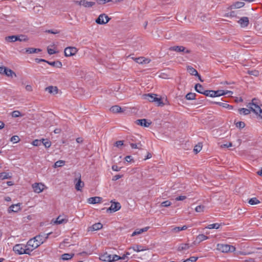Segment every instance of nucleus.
<instances>
[{
    "label": "nucleus",
    "instance_id": "nucleus-1",
    "mask_svg": "<svg viewBox=\"0 0 262 262\" xmlns=\"http://www.w3.org/2000/svg\"><path fill=\"white\" fill-rule=\"evenodd\" d=\"M247 106L249 108H250L253 112L258 115L259 117L262 119V110L258 105L257 100L255 98L253 99L252 102L249 103Z\"/></svg>",
    "mask_w": 262,
    "mask_h": 262
},
{
    "label": "nucleus",
    "instance_id": "nucleus-2",
    "mask_svg": "<svg viewBox=\"0 0 262 262\" xmlns=\"http://www.w3.org/2000/svg\"><path fill=\"white\" fill-rule=\"evenodd\" d=\"M13 250L16 254L19 255L24 254L30 255L29 252H28L26 245L21 244H16L13 247Z\"/></svg>",
    "mask_w": 262,
    "mask_h": 262
},
{
    "label": "nucleus",
    "instance_id": "nucleus-3",
    "mask_svg": "<svg viewBox=\"0 0 262 262\" xmlns=\"http://www.w3.org/2000/svg\"><path fill=\"white\" fill-rule=\"evenodd\" d=\"M32 188L33 191L36 193H40L44 190L48 188L47 186L43 183L36 182L32 184Z\"/></svg>",
    "mask_w": 262,
    "mask_h": 262
},
{
    "label": "nucleus",
    "instance_id": "nucleus-4",
    "mask_svg": "<svg viewBox=\"0 0 262 262\" xmlns=\"http://www.w3.org/2000/svg\"><path fill=\"white\" fill-rule=\"evenodd\" d=\"M217 249L222 252H234L235 248L234 246L227 244H218Z\"/></svg>",
    "mask_w": 262,
    "mask_h": 262
},
{
    "label": "nucleus",
    "instance_id": "nucleus-5",
    "mask_svg": "<svg viewBox=\"0 0 262 262\" xmlns=\"http://www.w3.org/2000/svg\"><path fill=\"white\" fill-rule=\"evenodd\" d=\"M110 20V18L105 14H100L96 19V23L99 25H104L107 23Z\"/></svg>",
    "mask_w": 262,
    "mask_h": 262
},
{
    "label": "nucleus",
    "instance_id": "nucleus-6",
    "mask_svg": "<svg viewBox=\"0 0 262 262\" xmlns=\"http://www.w3.org/2000/svg\"><path fill=\"white\" fill-rule=\"evenodd\" d=\"M74 183L75 184V189L77 191H81L82 188L84 187V183L81 180V174L78 173L77 178L74 180Z\"/></svg>",
    "mask_w": 262,
    "mask_h": 262
},
{
    "label": "nucleus",
    "instance_id": "nucleus-7",
    "mask_svg": "<svg viewBox=\"0 0 262 262\" xmlns=\"http://www.w3.org/2000/svg\"><path fill=\"white\" fill-rule=\"evenodd\" d=\"M78 52V49L76 47H68L65 48L64 52L66 57H70L75 55Z\"/></svg>",
    "mask_w": 262,
    "mask_h": 262
},
{
    "label": "nucleus",
    "instance_id": "nucleus-8",
    "mask_svg": "<svg viewBox=\"0 0 262 262\" xmlns=\"http://www.w3.org/2000/svg\"><path fill=\"white\" fill-rule=\"evenodd\" d=\"M26 247L28 249V252H29V254H30L31 252L34 250L35 249L37 248V245L35 242V241L33 238H31L28 241L26 244Z\"/></svg>",
    "mask_w": 262,
    "mask_h": 262
},
{
    "label": "nucleus",
    "instance_id": "nucleus-9",
    "mask_svg": "<svg viewBox=\"0 0 262 262\" xmlns=\"http://www.w3.org/2000/svg\"><path fill=\"white\" fill-rule=\"evenodd\" d=\"M75 3L80 6H82L85 8H91L95 5V2H88L85 0L76 1Z\"/></svg>",
    "mask_w": 262,
    "mask_h": 262
},
{
    "label": "nucleus",
    "instance_id": "nucleus-10",
    "mask_svg": "<svg viewBox=\"0 0 262 262\" xmlns=\"http://www.w3.org/2000/svg\"><path fill=\"white\" fill-rule=\"evenodd\" d=\"M213 93L214 95V97H219L227 94H229V95H231L232 94H233V92L232 91L227 90L213 91Z\"/></svg>",
    "mask_w": 262,
    "mask_h": 262
},
{
    "label": "nucleus",
    "instance_id": "nucleus-11",
    "mask_svg": "<svg viewBox=\"0 0 262 262\" xmlns=\"http://www.w3.org/2000/svg\"><path fill=\"white\" fill-rule=\"evenodd\" d=\"M121 208V205L119 202L112 203L108 209L111 211L116 212Z\"/></svg>",
    "mask_w": 262,
    "mask_h": 262
},
{
    "label": "nucleus",
    "instance_id": "nucleus-12",
    "mask_svg": "<svg viewBox=\"0 0 262 262\" xmlns=\"http://www.w3.org/2000/svg\"><path fill=\"white\" fill-rule=\"evenodd\" d=\"M157 95L154 94H147L143 95L144 99L147 100L149 102H154L155 101L156 97Z\"/></svg>",
    "mask_w": 262,
    "mask_h": 262
},
{
    "label": "nucleus",
    "instance_id": "nucleus-13",
    "mask_svg": "<svg viewBox=\"0 0 262 262\" xmlns=\"http://www.w3.org/2000/svg\"><path fill=\"white\" fill-rule=\"evenodd\" d=\"M238 23L242 27L245 28L249 25V19L247 17H243L238 21Z\"/></svg>",
    "mask_w": 262,
    "mask_h": 262
},
{
    "label": "nucleus",
    "instance_id": "nucleus-14",
    "mask_svg": "<svg viewBox=\"0 0 262 262\" xmlns=\"http://www.w3.org/2000/svg\"><path fill=\"white\" fill-rule=\"evenodd\" d=\"M111 258L112 255L111 254H108L107 252L102 254L99 256V259L103 261L108 262L109 260H111Z\"/></svg>",
    "mask_w": 262,
    "mask_h": 262
},
{
    "label": "nucleus",
    "instance_id": "nucleus-15",
    "mask_svg": "<svg viewBox=\"0 0 262 262\" xmlns=\"http://www.w3.org/2000/svg\"><path fill=\"white\" fill-rule=\"evenodd\" d=\"M187 71L191 75L198 76L199 77V79L203 81L201 79L200 76L199 75L197 71L192 68V67L188 66L187 67Z\"/></svg>",
    "mask_w": 262,
    "mask_h": 262
},
{
    "label": "nucleus",
    "instance_id": "nucleus-16",
    "mask_svg": "<svg viewBox=\"0 0 262 262\" xmlns=\"http://www.w3.org/2000/svg\"><path fill=\"white\" fill-rule=\"evenodd\" d=\"M46 91H48L50 94L56 95L58 92V89L56 86H49L46 88Z\"/></svg>",
    "mask_w": 262,
    "mask_h": 262
},
{
    "label": "nucleus",
    "instance_id": "nucleus-17",
    "mask_svg": "<svg viewBox=\"0 0 262 262\" xmlns=\"http://www.w3.org/2000/svg\"><path fill=\"white\" fill-rule=\"evenodd\" d=\"M102 198L98 196L91 197L88 199V202L89 204H94L101 202Z\"/></svg>",
    "mask_w": 262,
    "mask_h": 262
},
{
    "label": "nucleus",
    "instance_id": "nucleus-18",
    "mask_svg": "<svg viewBox=\"0 0 262 262\" xmlns=\"http://www.w3.org/2000/svg\"><path fill=\"white\" fill-rule=\"evenodd\" d=\"M136 123L138 125H139L142 126L144 127H148L150 124H151V122H148L146 121V119H138L136 120Z\"/></svg>",
    "mask_w": 262,
    "mask_h": 262
},
{
    "label": "nucleus",
    "instance_id": "nucleus-19",
    "mask_svg": "<svg viewBox=\"0 0 262 262\" xmlns=\"http://www.w3.org/2000/svg\"><path fill=\"white\" fill-rule=\"evenodd\" d=\"M208 237L204 234H201L198 235L194 241L195 243L199 244L201 242L208 239Z\"/></svg>",
    "mask_w": 262,
    "mask_h": 262
},
{
    "label": "nucleus",
    "instance_id": "nucleus-20",
    "mask_svg": "<svg viewBox=\"0 0 262 262\" xmlns=\"http://www.w3.org/2000/svg\"><path fill=\"white\" fill-rule=\"evenodd\" d=\"M149 227H145L142 229H137L133 232V233L132 234V236H134L135 235L141 234L144 232H146L149 229Z\"/></svg>",
    "mask_w": 262,
    "mask_h": 262
},
{
    "label": "nucleus",
    "instance_id": "nucleus-21",
    "mask_svg": "<svg viewBox=\"0 0 262 262\" xmlns=\"http://www.w3.org/2000/svg\"><path fill=\"white\" fill-rule=\"evenodd\" d=\"M188 227L186 225H184L182 227H172L171 231L173 233H178L181 231L186 230Z\"/></svg>",
    "mask_w": 262,
    "mask_h": 262
},
{
    "label": "nucleus",
    "instance_id": "nucleus-22",
    "mask_svg": "<svg viewBox=\"0 0 262 262\" xmlns=\"http://www.w3.org/2000/svg\"><path fill=\"white\" fill-rule=\"evenodd\" d=\"M103 225L101 223H97L90 227L89 230L91 231H97L101 229Z\"/></svg>",
    "mask_w": 262,
    "mask_h": 262
},
{
    "label": "nucleus",
    "instance_id": "nucleus-23",
    "mask_svg": "<svg viewBox=\"0 0 262 262\" xmlns=\"http://www.w3.org/2000/svg\"><path fill=\"white\" fill-rule=\"evenodd\" d=\"M20 209V204L12 205L9 208V212H17Z\"/></svg>",
    "mask_w": 262,
    "mask_h": 262
},
{
    "label": "nucleus",
    "instance_id": "nucleus-24",
    "mask_svg": "<svg viewBox=\"0 0 262 262\" xmlns=\"http://www.w3.org/2000/svg\"><path fill=\"white\" fill-rule=\"evenodd\" d=\"M4 71L5 72L4 75H6L8 77H13V76H16V74L12 70L10 69L6 68Z\"/></svg>",
    "mask_w": 262,
    "mask_h": 262
},
{
    "label": "nucleus",
    "instance_id": "nucleus-25",
    "mask_svg": "<svg viewBox=\"0 0 262 262\" xmlns=\"http://www.w3.org/2000/svg\"><path fill=\"white\" fill-rule=\"evenodd\" d=\"M213 103L216 104L221 106H222L223 107L228 108V110L233 109V106L232 105L228 104L227 103H224L221 102H214Z\"/></svg>",
    "mask_w": 262,
    "mask_h": 262
},
{
    "label": "nucleus",
    "instance_id": "nucleus-26",
    "mask_svg": "<svg viewBox=\"0 0 262 262\" xmlns=\"http://www.w3.org/2000/svg\"><path fill=\"white\" fill-rule=\"evenodd\" d=\"M171 51H174L177 52H184L185 48L183 46H173L169 48Z\"/></svg>",
    "mask_w": 262,
    "mask_h": 262
},
{
    "label": "nucleus",
    "instance_id": "nucleus-27",
    "mask_svg": "<svg viewBox=\"0 0 262 262\" xmlns=\"http://www.w3.org/2000/svg\"><path fill=\"white\" fill-rule=\"evenodd\" d=\"M68 222V219L66 218H63L61 216H59L55 221V223L56 224H61L63 223H66Z\"/></svg>",
    "mask_w": 262,
    "mask_h": 262
},
{
    "label": "nucleus",
    "instance_id": "nucleus-28",
    "mask_svg": "<svg viewBox=\"0 0 262 262\" xmlns=\"http://www.w3.org/2000/svg\"><path fill=\"white\" fill-rule=\"evenodd\" d=\"M129 249H132L134 251L139 252L141 251H143L145 250V249L144 248V247L141 245H135L132 247H130Z\"/></svg>",
    "mask_w": 262,
    "mask_h": 262
},
{
    "label": "nucleus",
    "instance_id": "nucleus-29",
    "mask_svg": "<svg viewBox=\"0 0 262 262\" xmlns=\"http://www.w3.org/2000/svg\"><path fill=\"white\" fill-rule=\"evenodd\" d=\"M47 63L53 67H56L57 68H61L62 64V63L59 61H46Z\"/></svg>",
    "mask_w": 262,
    "mask_h": 262
},
{
    "label": "nucleus",
    "instance_id": "nucleus-30",
    "mask_svg": "<svg viewBox=\"0 0 262 262\" xmlns=\"http://www.w3.org/2000/svg\"><path fill=\"white\" fill-rule=\"evenodd\" d=\"M41 50L39 49H36L33 48H28L26 49V52L28 54H33L40 52Z\"/></svg>",
    "mask_w": 262,
    "mask_h": 262
},
{
    "label": "nucleus",
    "instance_id": "nucleus-31",
    "mask_svg": "<svg viewBox=\"0 0 262 262\" xmlns=\"http://www.w3.org/2000/svg\"><path fill=\"white\" fill-rule=\"evenodd\" d=\"M74 255L73 253H64L61 255V259L63 260H68L71 259Z\"/></svg>",
    "mask_w": 262,
    "mask_h": 262
},
{
    "label": "nucleus",
    "instance_id": "nucleus-32",
    "mask_svg": "<svg viewBox=\"0 0 262 262\" xmlns=\"http://www.w3.org/2000/svg\"><path fill=\"white\" fill-rule=\"evenodd\" d=\"M195 90L196 92L201 94H204V93L205 92V90H204V88L202 86V85L199 83L195 84Z\"/></svg>",
    "mask_w": 262,
    "mask_h": 262
},
{
    "label": "nucleus",
    "instance_id": "nucleus-33",
    "mask_svg": "<svg viewBox=\"0 0 262 262\" xmlns=\"http://www.w3.org/2000/svg\"><path fill=\"white\" fill-rule=\"evenodd\" d=\"M17 35H12L9 36L5 37V40L8 42H15L17 41Z\"/></svg>",
    "mask_w": 262,
    "mask_h": 262
},
{
    "label": "nucleus",
    "instance_id": "nucleus-34",
    "mask_svg": "<svg viewBox=\"0 0 262 262\" xmlns=\"http://www.w3.org/2000/svg\"><path fill=\"white\" fill-rule=\"evenodd\" d=\"M221 225L219 223H214L212 224L208 225L206 228L209 229H217L220 228Z\"/></svg>",
    "mask_w": 262,
    "mask_h": 262
},
{
    "label": "nucleus",
    "instance_id": "nucleus-35",
    "mask_svg": "<svg viewBox=\"0 0 262 262\" xmlns=\"http://www.w3.org/2000/svg\"><path fill=\"white\" fill-rule=\"evenodd\" d=\"M11 176L9 173L7 172H1L0 173V179L5 180L11 178Z\"/></svg>",
    "mask_w": 262,
    "mask_h": 262
},
{
    "label": "nucleus",
    "instance_id": "nucleus-36",
    "mask_svg": "<svg viewBox=\"0 0 262 262\" xmlns=\"http://www.w3.org/2000/svg\"><path fill=\"white\" fill-rule=\"evenodd\" d=\"M65 161L63 160H58L56 161L53 166L54 168L62 167L65 164Z\"/></svg>",
    "mask_w": 262,
    "mask_h": 262
},
{
    "label": "nucleus",
    "instance_id": "nucleus-37",
    "mask_svg": "<svg viewBox=\"0 0 262 262\" xmlns=\"http://www.w3.org/2000/svg\"><path fill=\"white\" fill-rule=\"evenodd\" d=\"M248 203L251 205H254L258 204L260 201L256 198H252L249 200Z\"/></svg>",
    "mask_w": 262,
    "mask_h": 262
},
{
    "label": "nucleus",
    "instance_id": "nucleus-38",
    "mask_svg": "<svg viewBox=\"0 0 262 262\" xmlns=\"http://www.w3.org/2000/svg\"><path fill=\"white\" fill-rule=\"evenodd\" d=\"M121 107L118 106V105H115V106H112L110 110L111 112H113V113H119V112H121Z\"/></svg>",
    "mask_w": 262,
    "mask_h": 262
},
{
    "label": "nucleus",
    "instance_id": "nucleus-39",
    "mask_svg": "<svg viewBox=\"0 0 262 262\" xmlns=\"http://www.w3.org/2000/svg\"><path fill=\"white\" fill-rule=\"evenodd\" d=\"M50 233L45 234V235H38L36 236L35 237H39V238L38 239L39 241H41L43 242V243L45 242V241L48 238L49 235Z\"/></svg>",
    "mask_w": 262,
    "mask_h": 262
},
{
    "label": "nucleus",
    "instance_id": "nucleus-40",
    "mask_svg": "<svg viewBox=\"0 0 262 262\" xmlns=\"http://www.w3.org/2000/svg\"><path fill=\"white\" fill-rule=\"evenodd\" d=\"M136 62L139 63H149V60L147 59H144L143 57H140L138 58H136Z\"/></svg>",
    "mask_w": 262,
    "mask_h": 262
},
{
    "label": "nucleus",
    "instance_id": "nucleus-41",
    "mask_svg": "<svg viewBox=\"0 0 262 262\" xmlns=\"http://www.w3.org/2000/svg\"><path fill=\"white\" fill-rule=\"evenodd\" d=\"M189 248V246L188 244L185 243V244H181L179 247L178 250L179 251H182L183 250H187Z\"/></svg>",
    "mask_w": 262,
    "mask_h": 262
},
{
    "label": "nucleus",
    "instance_id": "nucleus-42",
    "mask_svg": "<svg viewBox=\"0 0 262 262\" xmlns=\"http://www.w3.org/2000/svg\"><path fill=\"white\" fill-rule=\"evenodd\" d=\"M41 142L46 148H49L51 145V142L48 139H42Z\"/></svg>",
    "mask_w": 262,
    "mask_h": 262
},
{
    "label": "nucleus",
    "instance_id": "nucleus-43",
    "mask_svg": "<svg viewBox=\"0 0 262 262\" xmlns=\"http://www.w3.org/2000/svg\"><path fill=\"white\" fill-rule=\"evenodd\" d=\"M196 95L194 93H189L186 95V98L187 100H194L195 98Z\"/></svg>",
    "mask_w": 262,
    "mask_h": 262
},
{
    "label": "nucleus",
    "instance_id": "nucleus-44",
    "mask_svg": "<svg viewBox=\"0 0 262 262\" xmlns=\"http://www.w3.org/2000/svg\"><path fill=\"white\" fill-rule=\"evenodd\" d=\"M250 108L247 109L245 108H242L239 109V112L240 114H243L244 115H248L250 113Z\"/></svg>",
    "mask_w": 262,
    "mask_h": 262
},
{
    "label": "nucleus",
    "instance_id": "nucleus-45",
    "mask_svg": "<svg viewBox=\"0 0 262 262\" xmlns=\"http://www.w3.org/2000/svg\"><path fill=\"white\" fill-rule=\"evenodd\" d=\"M154 102H155L158 106H163L164 105L162 99L161 98L157 97V96L156 97L155 101Z\"/></svg>",
    "mask_w": 262,
    "mask_h": 262
},
{
    "label": "nucleus",
    "instance_id": "nucleus-46",
    "mask_svg": "<svg viewBox=\"0 0 262 262\" xmlns=\"http://www.w3.org/2000/svg\"><path fill=\"white\" fill-rule=\"evenodd\" d=\"M202 148V146L200 144H198V145L194 146L193 149V151L195 154H198L199 152Z\"/></svg>",
    "mask_w": 262,
    "mask_h": 262
},
{
    "label": "nucleus",
    "instance_id": "nucleus-47",
    "mask_svg": "<svg viewBox=\"0 0 262 262\" xmlns=\"http://www.w3.org/2000/svg\"><path fill=\"white\" fill-rule=\"evenodd\" d=\"M10 141L13 143H16L20 141V139L18 136H13L11 138Z\"/></svg>",
    "mask_w": 262,
    "mask_h": 262
},
{
    "label": "nucleus",
    "instance_id": "nucleus-48",
    "mask_svg": "<svg viewBox=\"0 0 262 262\" xmlns=\"http://www.w3.org/2000/svg\"><path fill=\"white\" fill-rule=\"evenodd\" d=\"M204 95L206 96H209L211 97H214V94L212 90H206L204 93Z\"/></svg>",
    "mask_w": 262,
    "mask_h": 262
},
{
    "label": "nucleus",
    "instance_id": "nucleus-49",
    "mask_svg": "<svg viewBox=\"0 0 262 262\" xmlns=\"http://www.w3.org/2000/svg\"><path fill=\"white\" fill-rule=\"evenodd\" d=\"M205 209V207L203 205H199L195 208V210L197 212H203Z\"/></svg>",
    "mask_w": 262,
    "mask_h": 262
},
{
    "label": "nucleus",
    "instance_id": "nucleus-50",
    "mask_svg": "<svg viewBox=\"0 0 262 262\" xmlns=\"http://www.w3.org/2000/svg\"><path fill=\"white\" fill-rule=\"evenodd\" d=\"M198 258L197 257L191 256L189 258L184 260L183 262H195L197 260Z\"/></svg>",
    "mask_w": 262,
    "mask_h": 262
},
{
    "label": "nucleus",
    "instance_id": "nucleus-51",
    "mask_svg": "<svg viewBox=\"0 0 262 262\" xmlns=\"http://www.w3.org/2000/svg\"><path fill=\"white\" fill-rule=\"evenodd\" d=\"M235 125L239 128H243L245 126V123L244 122L239 121L235 123Z\"/></svg>",
    "mask_w": 262,
    "mask_h": 262
},
{
    "label": "nucleus",
    "instance_id": "nucleus-52",
    "mask_svg": "<svg viewBox=\"0 0 262 262\" xmlns=\"http://www.w3.org/2000/svg\"><path fill=\"white\" fill-rule=\"evenodd\" d=\"M11 115L12 117L16 118L21 116V114L18 111H14L12 112Z\"/></svg>",
    "mask_w": 262,
    "mask_h": 262
},
{
    "label": "nucleus",
    "instance_id": "nucleus-53",
    "mask_svg": "<svg viewBox=\"0 0 262 262\" xmlns=\"http://www.w3.org/2000/svg\"><path fill=\"white\" fill-rule=\"evenodd\" d=\"M41 143V140L36 139V140H34V141H33L32 144L33 146H37L40 145Z\"/></svg>",
    "mask_w": 262,
    "mask_h": 262
},
{
    "label": "nucleus",
    "instance_id": "nucleus-54",
    "mask_svg": "<svg viewBox=\"0 0 262 262\" xmlns=\"http://www.w3.org/2000/svg\"><path fill=\"white\" fill-rule=\"evenodd\" d=\"M35 242L36 243V244L37 245V247H39L41 244H43V242L41 241L38 240V239L39 238V237H34L33 238Z\"/></svg>",
    "mask_w": 262,
    "mask_h": 262
},
{
    "label": "nucleus",
    "instance_id": "nucleus-55",
    "mask_svg": "<svg viewBox=\"0 0 262 262\" xmlns=\"http://www.w3.org/2000/svg\"><path fill=\"white\" fill-rule=\"evenodd\" d=\"M171 205V203L169 201H165L163 202L161 205L162 207H168L170 206Z\"/></svg>",
    "mask_w": 262,
    "mask_h": 262
},
{
    "label": "nucleus",
    "instance_id": "nucleus-56",
    "mask_svg": "<svg viewBox=\"0 0 262 262\" xmlns=\"http://www.w3.org/2000/svg\"><path fill=\"white\" fill-rule=\"evenodd\" d=\"M120 256L115 254L113 256L112 258H111V261L112 262H115L118 260H120Z\"/></svg>",
    "mask_w": 262,
    "mask_h": 262
},
{
    "label": "nucleus",
    "instance_id": "nucleus-57",
    "mask_svg": "<svg viewBox=\"0 0 262 262\" xmlns=\"http://www.w3.org/2000/svg\"><path fill=\"white\" fill-rule=\"evenodd\" d=\"M244 6V3L243 2H236L234 5V6L235 8H240L243 7Z\"/></svg>",
    "mask_w": 262,
    "mask_h": 262
},
{
    "label": "nucleus",
    "instance_id": "nucleus-58",
    "mask_svg": "<svg viewBox=\"0 0 262 262\" xmlns=\"http://www.w3.org/2000/svg\"><path fill=\"white\" fill-rule=\"evenodd\" d=\"M27 40V38L24 35L17 36V41H26Z\"/></svg>",
    "mask_w": 262,
    "mask_h": 262
},
{
    "label": "nucleus",
    "instance_id": "nucleus-59",
    "mask_svg": "<svg viewBox=\"0 0 262 262\" xmlns=\"http://www.w3.org/2000/svg\"><path fill=\"white\" fill-rule=\"evenodd\" d=\"M46 32H48L49 33H51L53 34H56L59 33V31L57 30H48L46 31Z\"/></svg>",
    "mask_w": 262,
    "mask_h": 262
},
{
    "label": "nucleus",
    "instance_id": "nucleus-60",
    "mask_svg": "<svg viewBox=\"0 0 262 262\" xmlns=\"http://www.w3.org/2000/svg\"><path fill=\"white\" fill-rule=\"evenodd\" d=\"M123 145V141L120 140L116 142L115 143V146L117 147H120V146H122Z\"/></svg>",
    "mask_w": 262,
    "mask_h": 262
},
{
    "label": "nucleus",
    "instance_id": "nucleus-61",
    "mask_svg": "<svg viewBox=\"0 0 262 262\" xmlns=\"http://www.w3.org/2000/svg\"><path fill=\"white\" fill-rule=\"evenodd\" d=\"M249 74L257 76L259 75V72L257 71H249Z\"/></svg>",
    "mask_w": 262,
    "mask_h": 262
},
{
    "label": "nucleus",
    "instance_id": "nucleus-62",
    "mask_svg": "<svg viewBox=\"0 0 262 262\" xmlns=\"http://www.w3.org/2000/svg\"><path fill=\"white\" fill-rule=\"evenodd\" d=\"M186 198V197L185 196H184V195H181V196H179L177 197L176 198V201H183Z\"/></svg>",
    "mask_w": 262,
    "mask_h": 262
},
{
    "label": "nucleus",
    "instance_id": "nucleus-63",
    "mask_svg": "<svg viewBox=\"0 0 262 262\" xmlns=\"http://www.w3.org/2000/svg\"><path fill=\"white\" fill-rule=\"evenodd\" d=\"M122 177V175L117 174L113 177V181H116Z\"/></svg>",
    "mask_w": 262,
    "mask_h": 262
},
{
    "label": "nucleus",
    "instance_id": "nucleus-64",
    "mask_svg": "<svg viewBox=\"0 0 262 262\" xmlns=\"http://www.w3.org/2000/svg\"><path fill=\"white\" fill-rule=\"evenodd\" d=\"M125 160L126 162H130L131 161H133V158L132 157V156H126L125 158Z\"/></svg>",
    "mask_w": 262,
    "mask_h": 262
}]
</instances>
